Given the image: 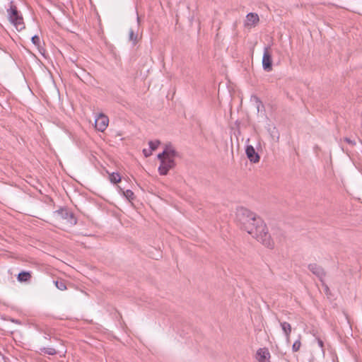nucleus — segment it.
Listing matches in <instances>:
<instances>
[{"label":"nucleus","mask_w":362,"mask_h":362,"mask_svg":"<svg viewBox=\"0 0 362 362\" xmlns=\"http://www.w3.org/2000/svg\"><path fill=\"white\" fill-rule=\"evenodd\" d=\"M235 219L241 229L245 230L264 246L272 248L274 242L263 220L255 213L245 207L236 210Z\"/></svg>","instance_id":"nucleus-1"},{"label":"nucleus","mask_w":362,"mask_h":362,"mask_svg":"<svg viewBox=\"0 0 362 362\" xmlns=\"http://www.w3.org/2000/svg\"><path fill=\"white\" fill-rule=\"evenodd\" d=\"M7 14L9 21L18 31L25 28L23 16L18 11L17 7L13 5L12 2H11L9 8L7 9Z\"/></svg>","instance_id":"nucleus-2"},{"label":"nucleus","mask_w":362,"mask_h":362,"mask_svg":"<svg viewBox=\"0 0 362 362\" xmlns=\"http://www.w3.org/2000/svg\"><path fill=\"white\" fill-rule=\"evenodd\" d=\"M54 215L57 221H64L66 223L71 226L76 224V218L74 214L66 209H60L54 211Z\"/></svg>","instance_id":"nucleus-3"},{"label":"nucleus","mask_w":362,"mask_h":362,"mask_svg":"<svg viewBox=\"0 0 362 362\" xmlns=\"http://www.w3.org/2000/svg\"><path fill=\"white\" fill-rule=\"evenodd\" d=\"M269 49V47H264L262 57V67L266 71L272 70V57Z\"/></svg>","instance_id":"nucleus-4"},{"label":"nucleus","mask_w":362,"mask_h":362,"mask_svg":"<svg viewBox=\"0 0 362 362\" xmlns=\"http://www.w3.org/2000/svg\"><path fill=\"white\" fill-rule=\"evenodd\" d=\"M175 165V163L174 160H171L169 158H165V160H162L160 165L158 168V172L162 175H165L168 174V171L173 168Z\"/></svg>","instance_id":"nucleus-5"},{"label":"nucleus","mask_w":362,"mask_h":362,"mask_svg":"<svg viewBox=\"0 0 362 362\" xmlns=\"http://www.w3.org/2000/svg\"><path fill=\"white\" fill-rule=\"evenodd\" d=\"M108 117L103 114H100L95 119V127L98 131L104 132L108 125Z\"/></svg>","instance_id":"nucleus-6"},{"label":"nucleus","mask_w":362,"mask_h":362,"mask_svg":"<svg viewBox=\"0 0 362 362\" xmlns=\"http://www.w3.org/2000/svg\"><path fill=\"white\" fill-rule=\"evenodd\" d=\"M308 269L314 275L322 281V279L325 276V272L321 266L315 263H312L308 265Z\"/></svg>","instance_id":"nucleus-7"},{"label":"nucleus","mask_w":362,"mask_h":362,"mask_svg":"<svg viewBox=\"0 0 362 362\" xmlns=\"http://www.w3.org/2000/svg\"><path fill=\"white\" fill-rule=\"evenodd\" d=\"M245 153L250 162L257 163L259 161L260 157L252 145L246 146Z\"/></svg>","instance_id":"nucleus-8"},{"label":"nucleus","mask_w":362,"mask_h":362,"mask_svg":"<svg viewBox=\"0 0 362 362\" xmlns=\"http://www.w3.org/2000/svg\"><path fill=\"white\" fill-rule=\"evenodd\" d=\"M270 353L267 348H260L257 351L256 359L258 362H269Z\"/></svg>","instance_id":"nucleus-9"},{"label":"nucleus","mask_w":362,"mask_h":362,"mask_svg":"<svg viewBox=\"0 0 362 362\" xmlns=\"http://www.w3.org/2000/svg\"><path fill=\"white\" fill-rule=\"evenodd\" d=\"M259 21V18L256 13H249L246 16L245 26H255Z\"/></svg>","instance_id":"nucleus-10"},{"label":"nucleus","mask_w":362,"mask_h":362,"mask_svg":"<svg viewBox=\"0 0 362 362\" xmlns=\"http://www.w3.org/2000/svg\"><path fill=\"white\" fill-rule=\"evenodd\" d=\"M280 325L286 337V343L288 344L290 342V335L292 331L291 326L287 322H280Z\"/></svg>","instance_id":"nucleus-11"},{"label":"nucleus","mask_w":362,"mask_h":362,"mask_svg":"<svg viewBox=\"0 0 362 362\" xmlns=\"http://www.w3.org/2000/svg\"><path fill=\"white\" fill-rule=\"evenodd\" d=\"M164 151L166 152L165 156H167V158L171 160H174L175 158L178 155V153L175 150L170 144L165 146Z\"/></svg>","instance_id":"nucleus-12"},{"label":"nucleus","mask_w":362,"mask_h":362,"mask_svg":"<svg viewBox=\"0 0 362 362\" xmlns=\"http://www.w3.org/2000/svg\"><path fill=\"white\" fill-rule=\"evenodd\" d=\"M31 279V274L29 272L23 271L18 274L17 279L20 282H28Z\"/></svg>","instance_id":"nucleus-13"},{"label":"nucleus","mask_w":362,"mask_h":362,"mask_svg":"<svg viewBox=\"0 0 362 362\" xmlns=\"http://www.w3.org/2000/svg\"><path fill=\"white\" fill-rule=\"evenodd\" d=\"M138 35L134 33L132 29L129 32V40L132 42L133 45L137 43Z\"/></svg>","instance_id":"nucleus-14"},{"label":"nucleus","mask_w":362,"mask_h":362,"mask_svg":"<svg viewBox=\"0 0 362 362\" xmlns=\"http://www.w3.org/2000/svg\"><path fill=\"white\" fill-rule=\"evenodd\" d=\"M109 179L111 182L116 184L120 182L121 176L119 173H112L110 175Z\"/></svg>","instance_id":"nucleus-15"},{"label":"nucleus","mask_w":362,"mask_h":362,"mask_svg":"<svg viewBox=\"0 0 362 362\" xmlns=\"http://www.w3.org/2000/svg\"><path fill=\"white\" fill-rule=\"evenodd\" d=\"M40 351L48 355H55L57 354V351L53 347H43L40 349Z\"/></svg>","instance_id":"nucleus-16"},{"label":"nucleus","mask_w":362,"mask_h":362,"mask_svg":"<svg viewBox=\"0 0 362 362\" xmlns=\"http://www.w3.org/2000/svg\"><path fill=\"white\" fill-rule=\"evenodd\" d=\"M301 347V341H300V336L299 337V339H297L292 346V351L293 352H297L300 350Z\"/></svg>","instance_id":"nucleus-17"},{"label":"nucleus","mask_w":362,"mask_h":362,"mask_svg":"<svg viewBox=\"0 0 362 362\" xmlns=\"http://www.w3.org/2000/svg\"><path fill=\"white\" fill-rule=\"evenodd\" d=\"M160 141L159 140L150 141L148 145L151 151H155L160 145Z\"/></svg>","instance_id":"nucleus-18"},{"label":"nucleus","mask_w":362,"mask_h":362,"mask_svg":"<svg viewBox=\"0 0 362 362\" xmlns=\"http://www.w3.org/2000/svg\"><path fill=\"white\" fill-rule=\"evenodd\" d=\"M124 196L129 200H133L134 199V194L130 189H127L126 191H122Z\"/></svg>","instance_id":"nucleus-19"},{"label":"nucleus","mask_w":362,"mask_h":362,"mask_svg":"<svg viewBox=\"0 0 362 362\" xmlns=\"http://www.w3.org/2000/svg\"><path fill=\"white\" fill-rule=\"evenodd\" d=\"M54 284L56 287L60 291H64L66 289V284L63 281H55Z\"/></svg>","instance_id":"nucleus-20"},{"label":"nucleus","mask_w":362,"mask_h":362,"mask_svg":"<svg viewBox=\"0 0 362 362\" xmlns=\"http://www.w3.org/2000/svg\"><path fill=\"white\" fill-rule=\"evenodd\" d=\"M315 341H316V342H317V344L318 346H319L320 348H321V352H322V354H325L324 342H323V341H322L320 338H319V337H316V338H315Z\"/></svg>","instance_id":"nucleus-21"},{"label":"nucleus","mask_w":362,"mask_h":362,"mask_svg":"<svg viewBox=\"0 0 362 362\" xmlns=\"http://www.w3.org/2000/svg\"><path fill=\"white\" fill-rule=\"evenodd\" d=\"M32 42L37 47H39L40 45V40L38 35H34L31 38Z\"/></svg>","instance_id":"nucleus-22"},{"label":"nucleus","mask_w":362,"mask_h":362,"mask_svg":"<svg viewBox=\"0 0 362 362\" xmlns=\"http://www.w3.org/2000/svg\"><path fill=\"white\" fill-rule=\"evenodd\" d=\"M165 153L166 152H165L163 151L162 153H160L158 155V158L160 160V163L162 162V160H165V158H167V156H165V154H166Z\"/></svg>","instance_id":"nucleus-23"},{"label":"nucleus","mask_w":362,"mask_h":362,"mask_svg":"<svg viewBox=\"0 0 362 362\" xmlns=\"http://www.w3.org/2000/svg\"><path fill=\"white\" fill-rule=\"evenodd\" d=\"M344 140L349 145L354 146L356 144L355 141L351 140L350 138L345 137Z\"/></svg>","instance_id":"nucleus-24"},{"label":"nucleus","mask_w":362,"mask_h":362,"mask_svg":"<svg viewBox=\"0 0 362 362\" xmlns=\"http://www.w3.org/2000/svg\"><path fill=\"white\" fill-rule=\"evenodd\" d=\"M143 153H144L145 157H148L152 154V151L150 149H144Z\"/></svg>","instance_id":"nucleus-25"},{"label":"nucleus","mask_w":362,"mask_h":362,"mask_svg":"<svg viewBox=\"0 0 362 362\" xmlns=\"http://www.w3.org/2000/svg\"><path fill=\"white\" fill-rule=\"evenodd\" d=\"M137 21H138V23H139V16H137Z\"/></svg>","instance_id":"nucleus-26"}]
</instances>
